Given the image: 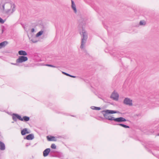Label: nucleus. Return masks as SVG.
<instances>
[{
    "label": "nucleus",
    "instance_id": "obj_51",
    "mask_svg": "<svg viewBox=\"0 0 159 159\" xmlns=\"http://www.w3.org/2000/svg\"><path fill=\"white\" fill-rule=\"evenodd\" d=\"M157 135H158V136H159V134H157Z\"/></svg>",
    "mask_w": 159,
    "mask_h": 159
},
{
    "label": "nucleus",
    "instance_id": "obj_5",
    "mask_svg": "<svg viewBox=\"0 0 159 159\" xmlns=\"http://www.w3.org/2000/svg\"><path fill=\"white\" fill-rule=\"evenodd\" d=\"M142 144L146 148L148 149V147L150 148H156V146L155 143L153 141H149L146 143H142Z\"/></svg>",
    "mask_w": 159,
    "mask_h": 159
},
{
    "label": "nucleus",
    "instance_id": "obj_39",
    "mask_svg": "<svg viewBox=\"0 0 159 159\" xmlns=\"http://www.w3.org/2000/svg\"><path fill=\"white\" fill-rule=\"evenodd\" d=\"M9 3H10V4L11 5V7H12V4H13V2L10 0V2Z\"/></svg>",
    "mask_w": 159,
    "mask_h": 159
},
{
    "label": "nucleus",
    "instance_id": "obj_4",
    "mask_svg": "<svg viewBox=\"0 0 159 159\" xmlns=\"http://www.w3.org/2000/svg\"><path fill=\"white\" fill-rule=\"evenodd\" d=\"M110 119V121H113L114 122L119 123L125 122L127 121L126 119L122 117L116 118L114 117H111Z\"/></svg>",
    "mask_w": 159,
    "mask_h": 159
},
{
    "label": "nucleus",
    "instance_id": "obj_42",
    "mask_svg": "<svg viewBox=\"0 0 159 159\" xmlns=\"http://www.w3.org/2000/svg\"><path fill=\"white\" fill-rule=\"evenodd\" d=\"M58 138H61V136H59Z\"/></svg>",
    "mask_w": 159,
    "mask_h": 159
},
{
    "label": "nucleus",
    "instance_id": "obj_23",
    "mask_svg": "<svg viewBox=\"0 0 159 159\" xmlns=\"http://www.w3.org/2000/svg\"><path fill=\"white\" fill-rule=\"evenodd\" d=\"M91 108L94 110H100L101 109V108L100 107H97L95 106H91Z\"/></svg>",
    "mask_w": 159,
    "mask_h": 159
},
{
    "label": "nucleus",
    "instance_id": "obj_14",
    "mask_svg": "<svg viewBox=\"0 0 159 159\" xmlns=\"http://www.w3.org/2000/svg\"><path fill=\"white\" fill-rule=\"evenodd\" d=\"M30 133V131H28L26 128L23 129L21 130V133L22 135H25L26 134H28Z\"/></svg>",
    "mask_w": 159,
    "mask_h": 159
},
{
    "label": "nucleus",
    "instance_id": "obj_30",
    "mask_svg": "<svg viewBox=\"0 0 159 159\" xmlns=\"http://www.w3.org/2000/svg\"><path fill=\"white\" fill-rule=\"evenodd\" d=\"M5 20H3L0 17V23L1 24H3L4 23Z\"/></svg>",
    "mask_w": 159,
    "mask_h": 159
},
{
    "label": "nucleus",
    "instance_id": "obj_50",
    "mask_svg": "<svg viewBox=\"0 0 159 159\" xmlns=\"http://www.w3.org/2000/svg\"><path fill=\"white\" fill-rule=\"evenodd\" d=\"M12 123H14V121H12L11 122Z\"/></svg>",
    "mask_w": 159,
    "mask_h": 159
},
{
    "label": "nucleus",
    "instance_id": "obj_9",
    "mask_svg": "<svg viewBox=\"0 0 159 159\" xmlns=\"http://www.w3.org/2000/svg\"><path fill=\"white\" fill-rule=\"evenodd\" d=\"M40 25L42 27V29L39 31L35 35V37L38 38L41 36L43 34L45 30V27L44 25L42 23H41Z\"/></svg>",
    "mask_w": 159,
    "mask_h": 159
},
{
    "label": "nucleus",
    "instance_id": "obj_34",
    "mask_svg": "<svg viewBox=\"0 0 159 159\" xmlns=\"http://www.w3.org/2000/svg\"><path fill=\"white\" fill-rule=\"evenodd\" d=\"M18 63H17V62H16V63H11V64H12V65H14L17 66H19V64H18Z\"/></svg>",
    "mask_w": 159,
    "mask_h": 159
},
{
    "label": "nucleus",
    "instance_id": "obj_15",
    "mask_svg": "<svg viewBox=\"0 0 159 159\" xmlns=\"http://www.w3.org/2000/svg\"><path fill=\"white\" fill-rule=\"evenodd\" d=\"M30 120V118L29 117L27 116H24L22 117L21 116L20 121L26 122Z\"/></svg>",
    "mask_w": 159,
    "mask_h": 159
},
{
    "label": "nucleus",
    "instance_id": "obj_18",
    "mask_svg": "<svg viewBox=\"0 0 159 159\" xmlns=\"http://www.w3.org/2000/svg\"><path fill=\"white\" fill-rule=\"evenodd\" d=\"M8 2H4V3L2 5V7L0 6V9L2 10V13H4V11L5 9V5L7 3H9L10 2V0H8Z\"/></svg>",
    "mask_w": 159,
    "mask_h": 159
},
{
    "label": "nucleus",
    "instance_id": "obj_49",
    "mask_svg": "<svg viewBox=\"0 0 159 159\" xmlns=\"http://www.w3.org/2000/svg\"><path fill=\"white\" fill-rule=\"evenodd\" d=\"M73 116V117H75V116Z\"/></svg>",
    "mask_w": 159,
    "mask_h": 159
},
{
    "label": "nucleus",
    "instance_id": "obj_28",
    "mask_svg": "<svg viewBox=\"0 0 159 159\" xmlns=\"http://www.w3.org/2000/svg\"><path fill=\"white\" fill-rule=\"evenodd\" d=\"M158 96H159V92H157L156 93L155 98H156L158 101H159V98H158Z\"/></svg>",
    "mask_w": 159,
    "mask_h": 159
},
{
    "label": "nucleus",
    "instance_id": "obj_37",
    "mask_svg": "<svg viewBox=\"0 0 159 159\" xmlns=\"http://www.w3.org/2000/svg\"><path fill=\"white\" fill-rule=\"evenodd\" d=\"M30 145V143H27L26 144L25 146L26 147L28 146H29Z\"/></svg>",
    "mask_w": 159,
    "mask_h": 159
},
{
    "label": "nucleus",
    "instance_id": "obj_10",
    "mask_svg": "<svg viewBox=\"0 0 159 159\" xmlns=\"http://www.w3.org/2000/svg\"><path fill=\"white\" fill-rule=\"evenodd\" d=\"M12 119L14 121L16 122L17 120H20L21 116L17 113H13L12 115Z\"/></svg>",
    "mask_w": 159,
    "mask_h": 159
},
{
    "label": "nucleus",
    "instance_id": "obj_21",
    "mask_svg": "<svg viewBox=\"0 0 159 159\" xmlns=\"http://www.w3.org/2000/svg\"><path fill=\"white\" fill-rule=\"evenodd\" d=\"M0 149H5V144L1 141H0Z\"/></svg>",
    "mask_w": 159,
    "mask_h": 159
},
{
    "label": "nucleus",
    "instance_id": "obj_7",
    "mask_svg": "<svg viewBox=\"0 0 159 159\" xmlns=\"http://www.w3.org/2000/svg\"><path fill=\"white\" fill-rule=\"evenodd\" d=\"M132 102L133 101L132 99L128 98H125L123 100V103L126 105L132 106L133 105Z\"/></svg>",
    "mask_w": 159,
    "mask_h": 159
},
{
    "label": "nucleus",
    "instance_id": "obj_32",
    "mask_svg": "<svg viewBox=\"0 0 159 159\" xmlns=\"http://www.w3.org/2000/svg\"><path fill=\"white\" fill-rule=\"evenodd\" d=\"M155 130L159 131V122L158 125L155 127Z\"/></svg>",
    "mask_w": 159,
    "mask_h": 159
},
{
    "label": "nucleus",
    "instance_id": "obj_44",
    "mask_svg": "<svg viewBox=\"0 0 159 159\" xmlns=\"http://www.w3.org/2000/svg\"><path fill=\"white\" fill-rule=\"evenodd\" d=\"M5 0L6 1V2H8V0Z\"/></svg>",
    "mask_w": 159,
    "mask_h": 159
},
{
    "label": "nucleus",
    "instance_id": "obj_45",
    "mask_svg": "<svg viewBox=\"0 0 159 159\" xmlns=\"http://www.w3.org/2000/svg\"><path fill=\"white\" fill-rule=\"evenodd\" d=\"M46 149H50V148H46Z\"/></svg>",
    "mask_w": 159,
    "mask_h": 159
},
{
    "label": "nucleus",
    "instance_id": "obj_2",
    "mask_svg": "<svg viewBox=\"0 0 159 159\" xmlns=\"http://www.w3.org/2000/svg\"><path fill=\"white\" fill-rule=\"evenodd\" d=\"M105 117V119L110 121V118L111 117H113L111 114L115 113H120V112L117 111L106 109L101 111Z\"/></svg>",
    "mask_w": 159,
    "mask_h": 159
},
{
    "label": "nucleus",
    "instance_id": "obj_33",
    "mask_svg": "<svg viewBox=\"0 0 159 159\" xmlns=\"http://www.w3.org/2000/svg\"><path fill=\"white\" fill-rule=\"evenodd\" d=\"M31 41H32L33 43H36L38 41V40H36L34 39H31Z\"/></svg>",
    "mask_w": 159,
    "mask_h": 159
},
{
    "label": "nucleus",
    "instance_id": "obj_17",
    "mask_svg": "<svg viewBox=\"0 0 159 159\" xmlns=\"http://www.w3.org/2000/svg\"><path fill=\"white\" fill-rule=\"evenodd\" d=\"M71 8L74 10L75 13H76L77 11L76 8V6L74 1L71 0Z\"/></svg>",
    "mask_w": 159,
    "mask_h": 159
},
{
    "label": "nucleus",
    "instance_id": "obj_48",
    "mask_svg": "<svg viewBox=\"0 0 159 159\" xmlns=\"http://www.w3.org/2000/svg\"><path fill=\"white\" fill-rule=\"evenodd\" d=\"M28 66V65H27L26 66Z\"/></svg>",
    "mask_w": 159,
    "mask_h": 159
},
{
    "label": "nucleus",
    "instance_id": "obj_36",
    "mask_svg": "<svg viewBox=\"0 0 159 159\" xmlns=\"http://www.w3.org/2000/svg\"><path fill=\"white\" fill-rule=\"evenodd\" d=\"M11 10L10 9H8L6 11L5 13L6 14H7L8 13L9 11H10Z\"/></svg>",
    "mask_w": 159,
    "mask_h": 159
},
{
    "label": "nucleus",
    "instance_id": "obj_38",
    "mask_svg": "<svg viewBox=\"0 0 159 159\" xmlns=\"http://www.w3.org/2000/svg\"><path fill=\"white\" fill-rule=\"evenodd\" d=\"M155 96H156V93H155V94L154 95V98L156 99V101H158L157 100V99H156V98H155ZM158 97H158V98H159V96ZM158 102H159V101H158Z\"/></svg>",
    "mask_w": 159,
    "mask_h": 159
},
{
    "label": "nucleus",
    "instance_id": "obj_6",
    "mask_svg": "<svg viewBox=\"0 0 159 159\" xmlns=\"http://www.w3.org/2000/svg\"><path fill=\"white\" fill-rule=\"evenodd\" d=\"M28 58L27 57L24 56H20L16 60V62L19 63H22L27 61Z\"/></svg>",
    "mask_w": 159,
    "mask_h": 159
},
{
    "label": "nucleus",
    "instance_id": "obj_41",
    "mask_svg": "<svg viewBox=\"0 0 159 159\" xmlns=\"http://www.w3.org/2000/svg\"><path fill=\"white\" fill-rule=\"evenodd\" d=\"M104 27H105V29H107V26H104Z\"/></svg>",
    "mask_w": 159,
    "mask_h": 159
},
{
    "label": "nucleus",
    "instance_id": "obj_16",
    "mask_svg": "<svg viewBox=\"0 0 159 159\" xmlns=\"http://www.w3.org/2000/svg\"><path fill=\"white\" fill-rule=\"evenodd\" d=\"M18 53L19 55H20V56H25L28 55V54L26 51L22 50L19 51Z\"/></svg>",
    "mask_w": 159,
    "mask_h": 159
},
{
    "label": "nucleus",
    "instance_id": "obj_22",
    "mask_svg": "<svg viewBox=\"0 0 159 159\" xmlns=\"http://www.w3.org/2000/svg\"><path fill=\"white\" fill-rule=\"evenodd\" d=\"M62 73L63 74H64V75H66V76H67L71 77L72 78H75L77 77L76 76H74V75H70V74H68L67 73H66L65 72H63V71H62Z\"/></svg>",
    "mask_w": 159,
    "mask_h": 159
},
{
    "label": "nucleus",
    "instance_id": "obj_31",
    "mask_svg": "<svg viewBox=\"0 0 159 159\" xmlns=\"http://www.w3.org/2000/svg\"><path fill=\"white\" fill-rule=\"evenodd\" d=\"M12 6H13V8L12 9V13L15 11V7H16V6L14 3H13Z\"/></svg>",
    "mask_w": 159,
    "mask_h": 159
},
{
    "label": "nucleus",
    "instance_id": "obj_1",
    "mask_svg": "<svg viewBox=\"0 0 159 159\" xmlns=\"http://www.w3.org/2000/svg\"><path fill=\"white\" fill-rule=\"evenodd\" d=\"M78 28L79 33L82 36L80 48L82 49L84 48V45L86 43L88 38V35L85 30V25L83 22H82L80 23L78 25Z\"/></svg>",
    "mask_w": 159,
    "mask_h": 159
},
{
    "label": "nucleus",
    "instance_id": "obj_40",
    "mask_svg": "<svg viewBox=\"0 0 159 159\" xmlns=\"http://www.w3.org/2000/svg\"><path fill=\"white\" fill-rule=\"evenodd\" d=\"M135 115L136 116H141V114L139 113L138 114H137Z\"/></svg>",
    "mask_w": 159,
    "mask_h": 159
},
{
    "label": "nucleus",
    "instance_id": "obj_11",
    "mask_svg": "<svg viewBox=\"0 0 159 159\" xmlns=\"http://www.w3.org/2000/svg\"><path fill=\"white\" fill-rule=\"evenodd\" d=\"M111 124H112V125H119V126H122V127L124 128H130V127L129 126L125 125L123 124H122V123H117L112 122L111 123Z\"/></svg>",
    "mask_w": 159,
    "mask_h": 159
},
{
    "label": "nucleus",
    "instance_id": "obj_26",
    "mask_svg": "<svg viewBox=\"0 0 159 159\" xmlns=\"http://www.w3.org/2000/svg\"><path fill=\"white\" fill-rule=\"evenodd\" d=\"M146 24V22L144 20H140L139 23V24L140 25H144Z\"/></svg>",
    "mask_w": 159,
    "mask_h": 159
},
{
    "label": "nucleus",
    "instance_id": "obj_29",
    "mask_svg": "<svg viewBox=\"0 0 159 159\" xmlns=\"http://www.w3.org/2000/svg\"><path fill=\"white\" fill-rule=\"evenodd\" d=\"M51 148L52 149H56V146L54 143H52V144L51 146Z\"/></svg>",
    "mask_w": 159,
    "mask_h": 159
},
{
    "label": "nucleus",
    "instance_id": "obj_3",
    "mask_svg": "<svg viewBox=\"0 0 159 159\" xmlns=\"http://www.w3.org/2000/svg\"><path fill=\"white\" fill-rule=\"evenodd\" d=\"M50 152L54 153V157L61 158L63 156L62 153L56 151L55 150H44L43 152V156L47 157Z\"/></svg>",
    "mask_w": 159,
    "mask_h": 159
},
{
    "label": "nucleus",
    "instance_id": "obj_19",
    "mask_svg": "<svg viewBox=\"0 0 159 159\" xmlns=\"http://www.w3.org/2000/svg\"><path fill=\"white\" fill-rule=\"evenodd\" d=\"M8 43L7 41H4L0 43V49L5 47Z\"/></svg>",
    "mask_w": 159,
    "mask_h": 159
},
{
    "label": "nucleus",
    "instance_id": "obj_25",
    "mask_svg": "<svg viewBox=\"0 0 159 159\" xmlns=\"http://www.w3.org/2000/svg\"><path fill=\"white\" fill-rule=\"evenodd\" d=\"M44 65L45 66H46L50 67H53V68H58V66H54L53 65H52L50 64H45Z\"/></svg>",
    "mask_w": 159,
    "mask_h": 159
},
{
    "label": "nucleus",
    "instance_id": "obj_46",
    "mask_svg": "<svg viewBox=\"0 0 159 159\" xmlns=\"http://www.w3.org/2000/svg\"><path fill=\"white\" fill-rule=\"evenodd\" d=\"M138 140L139 141H140V142H141V140H139V139H138Z\"/></svg>",
    "mask_w": 159,
    "mask_h": 159
},
{
    "label": "nucleus",
    "instance_id": "obj_12",
    "mask_svg": "<svg viewBox=\"0 0 159 159\" xmlns=\"http://www.w3.org/2000/svg\"><path fill=\"white\" fill-rule=\"evenodd\" d=\"M56 137L52 135H48L47 136V140L49 141H56L57 139H56Z\"/></svg>",
    "mask_w": 159,
    "mask_h": 159
},
{
    "label": "nucleus",
    "instance_id": "obj_43",
    "mask_svg": "<svg viewBox=\"0 0 159 159\" xmlns=\"http://www.w3.org/2000/svg\"><path fill=\"white\" fill-rule=\"evenodd\" d=\"M156 150V151H159V150H157V149H156V150Z\"/></svg>",
    "mask_w": 159,
    "mask_h": 159
},
{
    "label": "nucleus",
    "instance_id": "obj_13",
    "mask_svg": "<svg viewBox=\"0 0 159 159\" xmlns=\"http://www.w3.org/2000/svg\"><path fill=\"white\" fill-rule=\"evenodd\" d=\"M34 135L33 134H30L24 138L25 139L28 140H32L34 138Z\"/></svg>",
    "mask_w": 159,
    "mask_h": 159
},
{
    "label": "nucleus",
    "instance_id": "obj_35",
    "mask_svg": "<svg viewBox=\"0 0 159 159\" xmlns=\"http://www.w3.org/2000/svg\"><path fill=\"white\" fill-rule=\"evenodd\" d=\"M31 31L32 33H34L35 31V29L34 28H32L31 29Z\"/></svg>",
    "mask_w": 159,
    "mask_h": 159
},
{
    "label": "nucleus",
    "instance_id": "obj_8",
    "mask_svg": "<svg viewBox=\"0 0 159 159\" xmlns=\"http://www.w3.org/2000/svg\"><path fill=\"white\" fill-rule=\"evenodd\" d=\"M110 98L113 100L117 101L118 100L119 95L118 93L116 92L115 90L112 93Z\"/></svg>",
    "mask_w": 159,
    "mask_h": 159
},
{
    "label": "nucleus",
    "instance_id": "obj_24",
    "mask_svg": "<svg viewBox=\"0 0 159 159\" xmlns=\"http://www.w3.org/2000/svg\"><path fill=\"white\" fill-rule=\"evenodd\" d=\"M148 152L150 153H152L153 155L156 156L157 157H158L159 158V155L158 154H155V152H152L151 150H148Z\"/></svg>",
    "mask_w": 159,
    "mask_h": 159
},
{
    "label": "nucleus",
    "instance_id": "obj_27",
    "mask_svg": "<svg viewBox=\"0 0 159 159\" xmlns=\"http://www.w3.org/2000/svg\"><path fill=\"white\" fill-rule=\"evenodd\" d=\"M1 29L2 30L1 34H2L5 30H6L5 27L3 25H1Z\"/></svg>",
    "mask_w": 159,
    "mask_h": 159
},
{
    "label": "nucleus",
    "instance_id": "obj_20",
    "mask_svg": "<svg viewBox=\"0 0 159 159\" xmlns=\"http://www.w3.org/2000/svg\"><path fill=\"white\" fill-rule=\"evenodd\" d=\"M95 118L98 120L100 121H102L105 122H107L105 120H106L105 117H103L101 116H99L98 117H95Z\"/></svg>",
    "mask_w": 159,
    "mask_h": 159
},
{
    "label": "nucleus",
    "instance_id": "obj_47",
    "mask_svg": "<svg viewBox=\"0 0 159 159\" xmlns=\"http://www.w3.org/2000/svg\"><path fill=\"white\" fill-rule=\"evenodd\" d=\"M44 38V36H43L42 38Z\"/></svg>",
    "mask_w": 159,
    "mask_h": 159
}]
</instances>
